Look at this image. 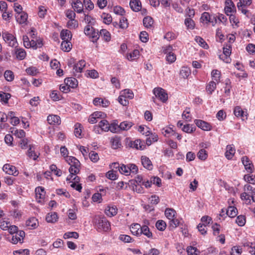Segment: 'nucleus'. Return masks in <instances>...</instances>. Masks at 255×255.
<instances>
[{
  "label": "nucleus",
  "mask_w": 255,
  "mask_h": 255,
  "mask_svg": "<svg viewBox=\"0 0 255 255\" xmlns=\"http://www.w3.org/2000/svg\"><path fill=\"white\" fill-rule=\"evenodd\" d=\"M224 10L227 15H229V13L236 11V7L232 0H226Z\"/></svg>",
  "instance_id": "nucleus-8"
},
{
  "label": "nucleus",
  "mask_w": 255,
  "mask_h": 255,
  "mask_svg": "<svg viewBox=\"0 0 255 255\" xmlns=\"http://www.w3.org/2000/svg\"><path fill=\"white\" fill-rule=\"evenodd\" d=\"M16 21L19 24H23L26 22L27 19L28 15L26 13L22 12L17 14L15 16Z\"/></svg>",
  "instance_id": "nucleus-16"
},
{
  "label": "nucleus",
  "mask_w": 255,
  "mask_h": 255,
  "mask_svg": "<svg viewBox=\"0 0 255 255\" xmlns=\"http://www.w3.org/2000/svg\"><path fill=\"white\" fill-rule=\"evenodd\" d=\"M79 237V234L75 232H68L64 235V238L65 239H68L70 238H73L74 239H77Z\"/></svg>",
  "instance_id": "nucleus-58"
},
{
  "label": "nucleus",
  "mask_w": 255,
  "mask_h": 255,
  "mask_svg": "<svg viewBox=\"0 0 255 255\" xmlns=\"http://www.w3.org/2000/svg\"><path fill=\"white\" fill-rule=\"evenodd\" d=\"M66 161L71 165L69 169V172L72 174H78L80 171V161L73 156L68 157Z\"/></svg>",
  "instance_id": "nucleus-2"
},
{
  "label": "nucleus",
  "mask_w": 255,
  "mask_h": 255,
  "mask_svg": "<svg viewBox=\"0 0 255 255\" xmlns=\"http://www.w3.org/2000/svg\"><path fill=\"white\" fill-rule=\"evenodd\" d=\"M72 8L77 13H82L83 11V3L79 0L73 1L71 3Z\"/></svg>",
  "instance_id": "nucleus-10"
},
{
  "label": "nucleus",
  "mask_w": 255,
  "mask_h": 255,
  "mask_svg": "<svg viewBox=\"0 0 255 255\" xmlns=\"http://www.w3.org/2000/svg\"><path fill=\"white\" fill-rule=\"evenodd\" d=\"M143 143L140 139H137L130 143V147L137 149H142Z\"/></svg>",
  "instance_id": "nucleus-34"
},
{
  "label": "nucleus",
  "mask_w": 255,
  "mask_h": 255,
  "mask_svg": "<svg viewBox=\"0 0 255 255\" xmlns=\"http://www.w3.org/2000/svg\"><path fill=\"white\" fill-rule=\"evenodd\" d=\"M217 83L216 81H212L206 86V90L209 94H212L213 92L216 89Z\"/></svg>",
  "instance_id": "nucleus-30"
},
{
  "label": "nucleus",
  "mask_w": 255,
  "mask_h": 255,
  "mask_svg": "<svg viewBox=\"0 0 255 255\" xmlns=\"http://www.w3.org/2000/svg\"><path fill=\"white\" fill-rule=\"evenodd\" d=\"M141 227L140 224L137 223L133 224L131 225L130 231L133 235L139 236L140 235V231Z\"/></svg>",
  "instance_id": "nucleus-20"
},
{
  "label": "nucleus",
  "mask_w": 255,
  "mask_h": 255,
  "mask_svg": "<svg viewBox=\"0 0 255 255\" xmlns=\"http://www.w3.org/2000/svg\"><path fill=\"white\" fill-rule=\"evenodd\" d=\"M119 27L122 29H125L128 27V20L126 17H123L120 19Z\"/></svg>",
  "instance_id": "nucleus-57"
},
{
  "label": "nucleus",
  "mask_w": 255,
  "mask_h": 255,
  "mask_svg": "<svg viewBox=\"0 0 255 255\" xmlns=\"http://www.w3.org/2000/svg\"><path fill=\"white\" fill-rule=\"evenodd\" d=\"M105 214L109 217H113L117 214V209L114 207L108 206L105 209Z\"/></svg>",
  "instance_id": "nucleus-29"
},
{
  "label": "nucleus",
  "mask_w": 255,
  "mask_h": 255,
  "mask_svg": "<svg viewBox=\"0 0 255 255\" xmlns=\"http://www.w3.org/2000/svg\"><path fill=\"white\" fill-rule=\"evenodd\" d=\"M47 120L50 125H60L61 123L60 118L57 115H49Z\"/></svg>",
  "instance_id": "nucleus-11"
},
{
  "label": "nucleus",
  "mask_w": 255,
  "mask_h": 255,
  "mask_svg": "<svg viewBox=\"0 0 255 255\" xmlns=\"http://www.w3.org/2000/svg\"><path fill=\"white\" fill-rule=\"evenodd\" d=\"M2 170L6 173L14 176L18 174V171L16 170V167L9 164H5L2 167Z\"/></svg>",
  "instance_id": "nucleus-5"
},
{
  "label": "nucleus",
  "mask_w": 255,
  "mask_h": 255,
  "mask_svg": "<svg viewBox=\"0 0 255 255\" xmlns=\"http://www.w3.org/2000/svg\"><path fill=\"white\" fill-rule=\"evenodd\" d=\"M123 96L128 98L129 99H132L133 97V94L131 90L127 89H125L122 91V94Z\"/></svg>",
  "instance_id": "nucleus-53"
},
{
  "label": "nucleus",
  "mask_w": 255,
  "mask_h": 255,
  "mask_svg": "<svg viewBox=\"0 0 255 255\" xmlns=\"http://www.w3.org/2000/svg\"><path fill=\"white\" fill-rule=\"evenodd\" d=\"M236 222L239 226H243L246 223L245 216L243 215H240L238 216Z\"/></svg>",
  "instance_id": "nucleus-52"
},
{
  "label": "nucleus",
  "mask_w": 255,
  "mask_h": 255,
  "mask_svg": "<svg viewBox=\"0 0 255 255\" xmlns=\"http://www.w3.org/2000/svg\"><path fill=\"white\" fill-rule=\"evenodd\" d=\"M60 37L63 41H70L72 38V34L68 30L63 29L60 32Z\"/></svg>",
  "instance_id": "nucleus-17"
},
{
  "label": "nucleus",
  "mask_w": 255,
  "mask_h": 255,
  "mask_svg": "<svg viewBox=\"0 0 255 255\" xmlns=\"http://www.w3.org/2000/svg\"><path fill=\"white\" fill-rule=\"evenodd\" d=\"M84 20L86 23H87L88 25H94L95 24L96 21L95 19L92 17L91 16L86 14L84 13Z\"/></svg>",
  "instance_id": "nucleus-50"
},
{
  "label": "nucleus",
  "mask_w": 255,
  "mask_h": 255,
  "mask_svg": "<svg viewBox=\"0 0 255 255\" xmlns=\"http://www.w3.org/2000/svg\"><path fill=\"white\" fill-rule=\"evenodd\" d=\"M235 149L230 145H227L225 156L227 159H231L234 155Z\"/></svg>",
  "instance_id": "nucleus-31"
},
{
  "label": "nucleus",
  "mask_w": 255,
  "mask_h": 255,
  "mask_svg": "<svg viewBox=\"0 0 255 255\" xmlns=\"http://www.w3.org/2000/svg\"><path fill=\"white\" fill-rule=\"evenodd\" d=\"M37 220L36 218H31L26 221V225L27 227H29L30 229H32L37 227Z\"/></svg>",
  "instance_id": "nucleus-33"
},
{
  "label": "nucleus",
  "mask_w": 255,
  "mask_h": 255,
  "mask_svg": "<svg viewBox=\"0 0 255 255\" xmlns=\"http://www.w3.org/2000/svg\"><path fill=\"white\" fill-rule=\"evenodd\" d=\"M190 73L189 68L186 67H183L180 72V76L183 78H188Z\"/></svg>",
  "instance_id": "nucleus-37"
},
{
  "label": "nucleus",
  "mask_w": 255,
  "mask_h": 255,
  "mask_svg": "<svg viewBox=\"0 0 255 255\" xmlns=\"http://www.w3.org/2000/svg\"><path fill=\"white\" fill-rule=\"evenodd\" d=\"M158 137L156 134H151V136L146 139V143L147 145H151L152 143L158 140Z\"/></svg>",
  "instance_id": "nucleus-36"
},
{
  "label": "nucleus",
  "mask_w": 255,
  "mask_h": 255,
  "mask_svg": "<svg viewBox=\"0 0 255 255\" xmlns=\"http://www.w3.org/2000/svg\"><path fill=\"white\" fill-rule=\"evenodd\" d=\"M81 125L79 124H76L75 126L74 134L76 137H79L81 136L82 129Z\"/></svg>",
  "instance_id": "nucleus-60"
},
{
  "label": "nucleus",
  "mask_w": 255,
  "mask_h": 255,
  "mask_svg": "<svg viewBox=\"0 0 255 255\" xmlns=\"http://www.w3.org/2000/svg\"><path fill=\"white\" fill-rule=\"evenodd\" d=\"M153 18L149 16L145 17L143 19V25L146 28L151 27L153 24Z\"/></svg>",
  "instance_id": "nucleus-32"
},
{
  "label": "nucleus",
  "mask_w": 255,
  "mask_h": 255,
  "mask_svg": "<svg viewBox=\"0 0 255 255\" xmlns=\"http://www.w3.org/2000/svg\"><path fill=\"white\" fill-rule=\"evenodd\" d=\"M100 34L102 36L104 37V39L107 41L111 40V34L105 29L101 30Z\"/></svg>",
  "instance_id": "nucleus-46"
},
{
  "label": "nucleus",
  "mask_w": 255,
  "mask_h": 255,
  "mask_svg": "<svg viewBox=\"0 0 255 255\" xmlns=\"http://www.w3.org/2000/svg\"><path fill=\"white\" fill-rule=\"evenodd\" d=\"M85 65L86 62L84 60H81L79 61L78 63L74 65L73 69L75 70L76 72L81 73Z\"/></svg>",
  "instance_id": "nucleus-24"
},
{
  "label": "nucleus",
  "mask_w": 255,
  "mask_h": 255,
  "mask_svg": "<svg viewBox=\"0 0 255 255\" xmlns=\"http://www.w3.org/2000/svg\"><path fill=\"white\" fill-rule=\"evenodd\" d=\"M226 214L230 218H234L237 215L238 210L237 208L234 206H230L226 210Z\"/></svg>",
  "instance_id": "nucleus-26"
},
{
  "label": "nucleus",
  "mask_w": 255,
  "mask_h": 255,
  "mask_svg": "<svg viewBox=\"0 0 255 255\" xmlns=\"http://www.w3.org/2000/svg\"><path fill=\"white\" fill-rule=\"evenodd\" d=\"M72 45L70 41H63L61 44V49L65 52H69L71 50Z\"/></svg>",
  "instance_id": "nucleus-25"
},
{
  "label": "nucleus",
  "mask_w": 255,
  "mask_h": 255,
  "mask_svg": "<svg viewBox=\"0 0 255 255\" xmlns=\"http://www.w3.org/2000/svg\"><path fill=\"white\" fill-rule=\"evenodd\" d=\"M89 157L94 162H96L99 159L98 153L94 151H92L89 153Z\"/></svg>",
  "instance_id": "nucleus-62"
},
{
  "label": "nucleus",
  "mask_w": 255,
  "mask_h": 255,
  "mask_svg": "<svg viewBox=\"0 0 255 255\" xmlns=\"http://www.w3.org/2000/svg\"><path fill=\"white\" fill-rule=\"evenodd\" d=\"M169 228L170 230H172L176 228L179 224V221L175 218H173L169 220Z\"/></svg>",
  "instance_id": "nucleus-42"
},
{
  "label": "nucleus",
  "mask_w": 255,
  "mask_h": 255,
  "mask_svg": "<svg viewBox=\"0 0 255 255\" xmlns=\"http://www.w3.org/2000/svg\"><path fill=\"white\" fill-rule=\"evenodd\" d=\"M5 80L8 82H11L14 79V74L10 70H6L4 74Z\"/></svg>",
  "instance_id": "nucleus-45"
},
{
  "label": "nucleus",
  "mask_w": 255,
  "mask_h": 255,
  "mask_svg": "<svg viewBox=\"0 0 255 255\" xmlns=\"http://www.w3.org/2000/svg\"><path fill=\"white\" fill-rule=\"evenodd\" d=\"M66 15L67 17L72 20H74L76 17V14L74 11L71 9H68L66 10Z\"/></svg>",
  "instance_id": "nucleus-61"
},
{
  "label": "nucleus",
  "mask_w": 255,
  "mask_h": 255,
  "mask_svg": "<svg viewBox=\"0 0 255 255\" xmlns=\"http://www.w3.org/2000/svg\"><path fill=\"white\" fill-rule=\"evenodd\" d=\"M2 37L4 41L12 47H17L18 45L16 38L7 31H2Z\"/></svg>",
  "instance_id": "nucleus-3"
},
{
  "label": "nucleus",
  "mask_w": 255,
  "mask_h": 255,
  "mask_svg": "<svg viewBox=\"0 0 255 255\" xmlns=\"http://www.w3.org/2000/svg\"><path fill=\"white\" fill-rule=\"evenodd\" d=\"M130 8L135 12H138L141 9V3L139 0H131L129 2Z\"/></svg>",
  "instance_id": "nucleus-9"
},
{
  "label": "nucleus",
  "mask_w": 255,
  "mask_h": 255,
  "mask_svg": "<svg viewBox=\"0 0 255 255\" xmlns=\"http://www.w3.org/2000/svg\"><path fill=\"white\" fill-rule=\"evenodd\" d=\"M244 179L248 182L251 184H255V175H245Z\"/></svg>",
  "instance_id": "nucleus-64"
},
{
  "label": "nucleus",
  "mask_w": 255,
  "mask_h": 255,
  "mask_svg": "<svg viewBox=\"0 0 255 255\" xmlns=\"http://www.w3.org/2000/svg\"><path fill=\"white\" fill-rule=\"evenodd\" d=\"M157 229L161 231H164L166 227V223L163 220H158L155 224Z\"/></svg>",
  "instance_id": "nucleus-44"
},
{
  "label": "nucleus",
  "mask_w": 255,
  "mask_h": 255,
  "mask_svg": "<svg viewBox=\"0 0 255 255\" xmlns=\"http://www.w3.org/2000/svg\"><path fill=\"white\" fill-rule=\"evenodd\" d=\"M114 11L117 14L124 15L126 12L125 9L121 6H116L114 8Z\"/></svg>",
  "instance_id": "nucleus-55"
},
{
  "label": "nucleus",
  "mask_w": 255,
  "mask_h": 255,
  "mask_svg": "<svg viewBox=\"0 0 255 255\" xmlns=\"http://www.w3.org/2000/svg\"><path fill=\"white\" fill-rule=\"evenodd\" d=\"M194 123L198 128L202 130L208 131L212 128L211 125L205 121L201 120H195Z\"/></svg>",
  "instance_id": "nucleus-6"
},
{
  "label": "nucleus",
  "mask_w": 255,
  "mask_h": 255,
  "mask_svg": "<svg viewBox=\"0 0 255 255\" xmlns=\"http://www.w3.org/2000/svg\"><path fill=\"white\" fill-rule=\"evenodd\" d=\"M99 127L102 131H108L110 129V124L106 120H101L99 124Z\"/></svg>",
  "instance_id": "nucleus-27"
},
{
  "label": "nucleus",
  "mask_w": 255,
  "mask_h": 255,
  "mask_svg": "<svg viewBox=\"0 0 255 255\" xmlns=\"http://www.w3.org/2000/svg\"><path fill=\"white\" fill-rule=\"evenodd\" d=\"M84 4L86 9L91 10L94 7V3L91 0H84L83 5Z\"/></svg>",
  "instance_id": "nucleus-56"
},
{
  "label": "nucleus",
  "mask_w": 255,
  "mask_h": 255,
  "mask_svg": "<svg viewBox=\"0 0 255 255\" xmlns=\"http://www.w3.org/2000/svg\"><path fill=\"white\" fill-rule=\"evenodd\" d=\"M140 235L143 234L144 235L146 236L148 238H152V234L150 231L149 228L148 226L146 225H144L141 227V228L140 229Z\"/></svg>",
  "instance_id": "nucleus-28"
},
{
  "label": "nucleus",
  "mask_w": 255,
  "mask_h": 255,
  "mask_svg": "<svg viewBox=\"0 0 255 255\" xmlns=\"http://www.w3.org/2000/svg\"><path fill=\"white\" fill-rule=\"evenodd\" d=\"M141 163L143 167L148 170L152 169L153 165L151 161L147 157L142 156L141 157Z\"/></svg>",
  "instance_id": "nucleus-12"
},
{
  "label": "nucleus",
  "mask_w": 255,
  "mask_h": 255,
  "mask_svg": "<svg viewBox=\"0 0 255 255\" xmlns=\"http://www.w3.org/2000/svg\"><path fill=\"white\" fill-rule=\"evenodd\" d=\"M93 104L95 106L102 105L103 107H107L110 102L108 100H104L100 98H96L93 100Z\"/></svg>",
  "instance_id": "nucleus-18"
},
{
  "label": "nucleus",
  "mask_w": 255,
  "mask_h": 255,
  "mask_svg": "<svg viewBox=\"0 0 255 255\" xmlns=\"http://www.w3.org/2000/svg\"><path fill=\"white\" fill-rule=\"evenodd\" d=\"M14 53L16 58L19 60L24 59L26 55V52L22 48H18L16 47Z\"/></svg>",
  "instance_id": "nucleus-22"
},
{
  "label": "nucleus",
  "mask_w": 255,
  "mask_h": 255,
  "mask_svg": "<svg viewBox=\"0 0 255 255\" xmlns=\"http://www.w3.org/2000/svg\"><path fill=\"white\" fill-rule=\"evenodd\" d=\"M200 19L202 22H210L212 23L213 26L215 25L214 21L212 20V16L207 12H204L202 14Z\"/></svg>",
  "instance_id": "nucleus-23"
},
{
  "label": "nucleus",
  "mask_w": 255,
  "mask_h": 255,
  "mask_svg": "<svg viewBox=\"0 0 255 255\" xmlns=\"http://www.w3.org/2000/svg\"><path fill=\"white\" fill-rule=\"evenodd\" d=\"M111 142L112 146L114 149H117L122 145L121 138L118 136H115L112 137L111 139Z\"/></svg>",
  "instance_id": "nucleus-19"
},
{
  "label": "nucleus",
  "mask_w": 255,
  "mask_h": 255,
  "mask_svg": "<svg viewBox=\"0 0 255 255\" xmlns=\"http://www.w3.org/2000/svg\"><path fill=\"white\" fill-rule=\"evenodd\" d=\"M185 24L189 29H193L195 26L194 21L190 18H186L185 20Z\"/></svg>",
  "instance_id": "nucleus-54"
},
{
  "label": "nucleus",
  "mask_w": 255,
  "mask_h": 255,
  "mask_svg": "<svg viewBox=\"0 0 255 255\" xmlns=\"http://www.w3.org/2000/svg\"><path fill=\"white\" fill-rule=\"evenodd\" d=\"M213 79L218 83L220 82L221 72L218 70H213L212 72Z\"/></svg>",
  "instance_id": "nucleus-47"
},
{
  "label": "nucleus",
  "mask_w": 255,
  "mask_h": 255,
  "mask_svg": "<svg viewBox=\"0 0 255 255\" xmlns=\"http://www.w3.org/2000/svg\"><path fill=\"white\" fill-rule=\"evenodd\" d=\"M93 223L97 229L100 231L107 232L110 229V223L104 216H95Z\"/></svg>",
  "instance_id": "nucleus-1"
},
{
  "label": "nucleus",
  "mask_w": 255,
  "mask_h": 255,
  "mask_svg": "<svg viewBox=\"0 0 255 255\" xmlns=\"http://www.w3.org/2000/svg\"><path fill=\"white\" fill-rule=\"evenodd\" d=\"M119 171L122 174H124L126 175H129V171L128 165L126 166V165L123 164L121 166H120V168H119Z\"/></svg>",
  "instance_id": "nucleus-59"
},
{
  "label": "nucleus",
  "mask_w": 255,
  "mask_h": 255,
  "mask_svg": "<svg viewBox=\"0 0 255 255\" xmlns=\"http://www.w3.org/2000/svg\"><path fill=\"white\" fill-rule=\"evenodd\" d=\"M234 113L237 117L242 118L243 121L247 119V115L245 114L242 108L239 106H237L235 108Z\"/></svg>",
  "instance_id": "nucleus-13"
},
{
  "label": "nucleus",
  "mask_w": 255,
  "mask_h": 255,
  "mask_svg": "<svg viewBox=\"0 0 255 255\" xmlns=\"http://www.w3.org/2000/svg\"><path fill=\"white\" fill-rule=\"evenodd\" d=\"M196 128L194 126H190L189 124L184 125L182 130L187 133H191L195 130Z\"/></svg>",
  "instance_id": "nucleus-48"
},
{
  "label": "nucleus",
  "mask_w": 255,
  "mask_h": 255,
  "mask_svg": "<svg viewBox=\"0 0 255 255\" xmlns=\"http://www.w3.org/2000/svg\"><path fill=\"white\" fill-rule=\"evenodd\" d=\"M195 41L203 48L207 49L209 48L208 44L202 37L196 36L195 37Z\"/></svg>",
  "instance_id": "nucleus-38"
},
{
  "label": "nucleus",
  "mask_w": 255,
  "mask_h": 255,
  "mask_svg": "<svg viewBox=\"0 0 255 255\" xmlns=\"http://www.w3.org/2000/svg\"><path fill=\"white\" fill-rule=\"evenodd\" d=\"M132 126V124L127 121L121 123L119 128L122 130H127L129 129Z\"/></svg>",
  "instance_id": "nucleus-39"
},
{
  "label": "nucleus",
  "mask_w": 255,
  "mask_h": 255,
  "mask_svg": "<svg viewBox=\"0 0 255 255\" xmlns=\"http://www.w3.org/2000/svg\"><path fill=\"white\" fill-rule=\"evenodd\" d=\"M175 214L176 211L173 209L167 208L165 211V215L169 220L174 218Z\"/></svg>",
  "instance_id": "nucleus-35"
},
{
  "label": "nucleus",
  "mask_w": 255,
  "mask_h": 255,
  "mask_svg": "<svg viewBox=\"0 0 255 255\" xmlns=\"http://www.w3.org/2000/svg\"><path fill=\"white\" fill-rule=\"evenodd\" d=\"M187 252L189 255H198L200 253L196 248L191 246L187 247Z\"/></svg>",
  "instance_id": "nucleus-40"
},
{
  "label": "nucleus",
  "mask_w": 255,
  "mask_h": 255,
  "mask_svg": "<svg viewBox=\"0 0 255 255\" xmlns=\"http://www.w3.org/2000/svg\"><path fill=\"white\" fill-rule=\"evenodd\" d=\"M35 192L37 199H42L44 198L45 192L43 187L40 186L36 187L35 188Z\"/></svg>",
  "instance_id": "nucleus-21"
},
{
  "label": "nucleus",
  "mask_w": 255,
  "mask_h": 255,
  "mask_svg": "<svg viewBox=\"0 0 255 255\" xmlns=\"http://www.w3.org/2000/svg\"><path fill=\"white\" fill-rule=\"evenodd\" d=\"M64 82L68 85L69 87L75 88L78 86L77 80L73 77L67 78L65 79Z\"/></svg>",
  "instance_id": "nucleus-14"
},
{
  "label": "nucleus",
  "mask_w": 255,
  "mask_h": 255,
  "mask_svg": "<svg viewBox=\"0 0 255 255\" xmlns=\"http://www.w3.org/2000/svg\"><path fill=\"white\" fill-rule=\"evenodd\" d=\"M11 95L9 93H6L4 92L0 93V101L3 102L5 104L8 103V101Z\"/></svg>",
  "instance_id": "nucleus-41"
},
{
  "label": "nucleus",
  "mask_w": 255,
  "mask_h": 255,
  "mask_svg": "<svg viewBox=\"0 0 255 255\" xmlns=\"http://www.w3.org/2000/svg\"><path fill=\"white\" fill-rule=\"evenodd\" d=\"M242 162L246 170L248 172L252 173L253 171L254 165L252 162L249 159V158L247 156H243L242 158Z\"/></svg>",
  "instance_id": "nucleus-7"
},
{
  "label": "nucleus",
  "mask_w": 255,
  "mask_h": 255,
  "mask_svg": "<svg viewBox=\"0 0 255 255\" xmlns=\"http://www.w3.org/2000/svg\"><path fill=\"white\" fill-rule=\"evenodd\" d=\"M242 253V249L239 246H234L231 249V255H240Z\"/></svg>",
  "instance_id": "nucleus-49"
},
{
  "label": "nucleus",
  "mask_w": 255,
  "mask_h": 255,
  "mask_svg": "<svg viewBox=\"0 0 255 255\" xmlns=\"http://www.w3.org/2000/svg\"><path fill=\"white\" fill-rule=\"evenodd\" d=\"M58 217L57 213L50 212L47 214L46 217V220L48 223H54L57 221Z\"/></svg>",
  "instance_id": "nucleus-15"
},
{
  "label": "nucleus",
  "mask_w": 255,
  "mask_h": 255,
  "mask_svg": "<svg viewBox=\"0 0 255 255\" xmlns=\"http://www.w3.org/2000/svg\"><path fill=\"white\" fill-rule=\"evenodd\" d=\"M216 117L219 121H223L226 117V113L224 112L223 110H221L219 111L217 113L216 115Z\"/></svg>",
  "instance_id": "nucleus-63"
},
{
  "label": "nucleus",
  "mask_w": 255,
  "mask_h": 255,
  "mask_svg": "<svg viewBox=\"0 0 255 255\" xmlns=\"http://www.w3.org/2000/svg\"><path fill=\"white\" fill-rule=\"evenodd\" d=\"M197 156L201 160H205L208 157L207 151L204 149H200L197 153Z\"/></svg>",
  "instance_id": "nucleus-43"
},
{
  "label": "nucleus",
  "mask_w": 255,
  "mask_h": 255,
  "mask_svg": "<svg viewBox=\"0 0 255 255\" xmlns=\"http://www.w3.org/2000/svg\"><path fill=\"white\" fill-rule=\"evenodd\" d=\"M32 147L33 146L32 145H29V149L27 151V155L30 158H32L33 160H36L38 156L36 155L34 151L32 150Z\"/></svg>",
  "instance_id": "nucleus-51"
},
{
  "label": "nucleus",
  "mask_w": 255,
  "mask_h": 255,
  "mask_svg": "<svg viewBox=\"0 0 255 255\" xmlns=\"http://www.w3.org/2000/svg\"><path fill=\"white\" fill-rule=\"evenodd\" d=\"M153 94L155 97H158L163 102H165L168 99L167 94L161 88H155L153 90Z\"/></svg>",
  "instance_id": "nucleus-4"
}]
</instances>
